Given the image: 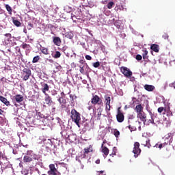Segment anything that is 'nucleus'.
I'll return each mask as SVG.
<instances>
[{
	"label": "nucleus",
	"instance_id": "43",
	"mask_svg": "<svg viewBox=\"0 0 175 175\" xmlns=\"http://www.w3.org/2000/svg\"><path fill=\"white\" fill-rule=\"evenodd\" d=\"M143 57H142L141 55H137L135 57V59H137V61H142Z\"/></svg>",
	"mask_w": 175,
	"mask_h": 175
},
{
	"label": "nucleus",
	"instance_id": "36",
	"mask_svg": "<svg viewBox=\"0 0 175 175\" xmlns=\"http://www.w3.org/2000/svg\"><path fill=\"white\" fill-rule=\"evenodd\" d=\"M129 129H130L131 132H135L137 130L136 126L129 125Z\"/></svg>",
	"mask_w": 175,
	"mask_h": 175
},
{
	"label": "nucleus",
	"instance_id": "15",
	"mask_svg": "<svg viewBox=\"0 0 175 175\" xmlns=\"http://www.w3.org/2000/svg\"><path fill=\"white\" fill-rule=\"evenodd\" d=\"M101 152L104 154V157H107V155H109V148H107L106 146H104L103 144L101 145Z\"/></svg>",
	"mask_w": 175,
	"mask_h": 175
},
{
	"label": "nucleus",
	"instance_id": "27",
	"mask_svg": "<svg viewBox=\"0 0 175 175\" xmlns=\"http://www.w3.org/2000/svg\"><path fill=\"white\" fill-rule=\"evenodd\" d=\"M21 47H22V49H23L24 50H29V49H31V45L28 44H23L21 45Z\"/></svg>",
	"mask_w": 175,
	"mask_h": 175
},
{
	"label": "nucleus",
	"instance_id": "60",
	"mask_svg": "<svg viewBox=\"0 0 175 175\" xmlns=\"http://www.w3.org/2000/svg\"><path fill=\"white\" fill-rule=\"evenodd\" d=\"M48 27H49V28H53V25H48Z\"/></svg>",
	"mask_w": 175,
	"mask_h": 175
},
{
	"label": "nucleus",
	"instance_id": "37",
	"mask_svg": "<svg viewBox=\"0 0 175 175\" xmlns=\"http://www.w3.org/2000/svg\"><path fill=\"white\" fill-rule=\"evenodd\" d=\"M84 154H83V158H85V154H88L89 152H90V148H87L84 149Z\"/></svg>",
	"mask_w": 175,
	"mask_h": 175
},
{
	"label": "nucleus",
	"instance_id": "14",
	"mask_svg": "<svg viewBox=\"0 0 175 175\" xmlns=\"http://www.w3.org/2000/svg\"><path fill=\"white\" fill-rule=\"evenodd\" d=\"M58 102L60 103L61 107L62 109H65V107H66V106L65 105V104H66V100L64 98V97H59L57 99Z\"/></svg>",
	"mask_w": 175,
	"mask_h": 175
},
{
	"label": "nucleus",
	"instance_id": "5",
	"mask_svg": "<svg viewBox=\"0 0 175 175\" xmlns=\"http://www.w3.org/2000/svg\"><path fill=\"white\" fill-rule=\"evenodd\" d=\"M133 153L134 154V157L135 158H137L139 155L142 154V149L140 148V144L139 142L134 143Z\"/></svg>",
	"mask_w": 175,
	"mask_h": 175
},
{
	"label": "nucleus",
	"instance_id": "9",
	"mask_svg": "<svg viewBox=\"0 0 175 175\" xmlns=\"http://www.w3.org/2000/svg\"><path fill=\"white\" fill-rule=\"evenodd\" d=\"M91 103L92 105H102V99L98 97V95L93 96V98L91 99Z\"/></svg>",
	"mask_w": 175,
	"mask_h": 175
},
{
	"label": "nucleus",
	"instance_id": "24",
	"mask_svg": "<svg viewBox=\"0 0 175 175\" xmlns=\"http://www.w3.org/2000/svg\"><path fill=\"white\" fill-rule=\"evenodd\" d=\"M80 70L79 72L81 75H85V68H88V65L86 66H79Z\"/></svg>",
	"mask_w": 175,
	"mask_h": 175
},
{
	"label": "nucleus",
	"instance_id": "25",
	"mask_svg": "<svg viewBox=\"0 0 175 175\" xmlns=\"http://www.w3.org/2000/svg\"><path fill=\"white\" fill-rule=\"evenodd\" d=\"M145 142H144L142 144V146H144V147H148V148H150V147H151V144L150 143V139H146V140H144Z\"/></svg>",
	"mask_w": 175,
	"mask_h": 175
},
{
	"label": "nucleus",
	"instance_id": "35",
	"mask_svg": "<svg viewBox=\"0 0 175 175\" xmlns=\"http://www.w3.org/2000/svg\"><path fill=\"white\" fill-rule=\"evenodd\" d=\"M55 66L57 70V72H58L59 70H61V69H62V66H61V65H59L58 63H56L55 64Z\"/></svg>",
	"mask_w": 175,
	"mask_h": 175
},
{
	"label": "nucleus",
	"instance_id": "42",
	"mask_svg": "<svg viewBox=\"0 0 175 175\" xmlns=\"http://www.w3.org/2000/svg\"><path fill=\"white\" fill-rule=\"evenodd\" d=\"M163 111H165V108L163 107H160L157 109L158 113H162Z\"/></svg>",
	"mask_w": 175,
	"mask_h": 175
},
{
	"label": "nucleus",
	"instance_id": "48",
	"mask_svg": "<svg viewBox=\"0 0 175 175\" xmlns=\"http://www.w3.org/2000/svg\"><path fill=\"white\" fill-rule=\"evenodd\" d=\"M163 38L165 39V40L169 39V36L167 35V33H164L163 34Z\"/></svg>",
	"mask_w": 175,
	"mask_h": 175
},
{
	"label": "nucleus",
	"instance_id": "19",
	"mask_svg": "<svg viewBox=\"0 0 175 175\" xmlns=\"http://www.w3.org/2000/svg\"><path fill=\"white\" fill-rule=\"evenodd\" d=\"M43 118H44V115L40 112H38L35 116V120H37V121H41Z\"/></svg>",
	"mask_w": 175,
	"mask_h": 175
},
{
	"label": "nucleus",
	"instance_id": "51",
	"mask_svg": "<svg viewBox=\"0 0 175 175\" xmlns=\"http://www.w3.org/2000/svg\"><path fill=\"white\" fill-rule=\"evenodd\" d=\"M5 36L6 38H9V39H11L12 38V34L10 33H5Z\"/></svg>",
	"mask_w": 175,
	"mask_h": 175
},
{
	"label": "nucleus",
	"instance_id": "16",
	"mask_svg": "<svg viewBox=\"0 0 175 175\" xmlns=\"http://www.w3.org/2000/svg\"><path fill=\"white\" fill-rule=\"evenodd\" d=\"M144 89L146 91H148L149 92H151L152 91H154V90H155V86L152 85H145L144 86Z\"/></svg>",
	"mask_w": 175,
	"mask_h": 175
},
{
	"label": "nucleus",
	"instance_id": "56",
	"mask_svg": "<svg viewBox=\"0 0 175 175\" xmlns=\"http://www.w3.org/2000/svg\"><path fill=\"white\" fill-rule=\"evenodd\" d=\"M96 163L97 165H99V163H100V160H96Z\"/></svg>",
	"mask_w": 175,
	"mask_h": 175
},
{
	"label": "nucleus",
	"instance_id": "7",
	"mask_svg": "<svg viewBox=\"0 0 175 175\" xmlns=\"http://www.w3.org/2000/svg\"><path fill=\"white\" fill-rule=\"evenodd\" d=\"M49 175H58V170L55 168V165L50 164L49 170L48 171Z\"/></svg>",
	"mask_w": 175,
	"mask_h": 175
},
{
	"label": "nucleus",
	"instance_id": "2",
	"mask_svg": "<svg viewBox=\"0 0 175 175\" xmlns=\"http://www.w3.org/2000/svg\"><path fill=\"white\" fill-rule=\"evenodd\" d=\"M40 159V156L36 154L32 150H27L23 157V163H31L33 161H39Z\"/></svg>",
	"mask_w": 175,
	"mask_h": 175
},
{
	"label": "nucleus",
	"instance_id": "21",
	"mask_svg": "<svg viewBox=\"0 0 175 175\" xmlns=\"http://www.w3.org/2000/svg\"><path fill=\"white\" fill-rule=\"evenodd\" d=\"M164 111L165 113H167V116H168V117L173 116V112L170 111V107H165Z\"/></svg>",
	"mask_w": 175,
	"mask_h": 175
},
{
	"label": "nucleus",
	"instance_id": "33",
	"mask_svg": "<svg viewBox=\"0 0 175 175\" xmlns=\"http://www.w3.org/2000/svg\"><path fill=\"white\" fill-rule=\"evenodd\" d=\"M113 5H114V2L110 1L109 3H107V9H112Z\"/></svg>",
	"mask_w": 175,
	"mask_h": 175
},
{
	"label": "nucleus",
	"instance_id": "26",
	"mask_svg": "<svg viewBox=\"0 0 175 175\" xmlns=\"http://www.w3.org/2000/svg\"><path fill=\"white\" fill-rule=\"evenodd\" d=\"M12 23L16 27H21V22L16 18L12 19Z\"/></svg>",
	"mask_w": 175,
	"mask_h": 175
},
{
	"label": "nucleus",
	"instance_id": "45",
	"mask_svg": "<svg viewBox=\"0 0 175 175\" xmlns=\"http://www.w3.org/2000/svg\"><path fill=\"white\" fill-rule=\"evenodd\" d=\"M114 10H116V12L121 11V8H120V5H118L116 4V6L115 7Z\"/></svg>",
	"mask_w": 175,
	"mask_h": 175
},
{
	"label": "nucleus",
	"instance_id": "8",
	"mask_svg": "<svg viewBox=\"0 0 175 175\" xmlns=\"http://www.w3.org/2000/svg\"><path fill=\"white\" fill-rule=\"evenodd\" d=\"M120 71L122 72L123 75L126 77H132V71L131 70L128 69L126 67H122L120 68Z\"/></svg>",
	"mask_w": 175,
	"mask_h": 175
},
{
	"label": "nucleus",
	"instance_id": "59",
	"mask_svg": "<svg viewBox=\"0 0 175 175\" xmlns=\"http://www.w3.org/2000/svg\"><path fill=\"white\" fill-rule=\"evenodd\" d=\"M2 113H3V111L0 108V115H2Z\"/></svg>",
	"mask_w": 175,
	"mask_h": 175
},
{
	"label": "nucleus",
	"instance_id": "32",
	"mask_svg": "<svg viewBox=\"0 0 175 175\" xmlns=\"http://www.w3.org/2000/svg\"><path fill=\"white\" fill-rule=\"evenodd\" d=\"M172 143L171 140L169 139H165V142L162 144L163 147H166L167 144H170Z\"/></svg>",
	"mask_w": 175,
	"mask_h": 175
},
{
	"label": "nucleus",
	"instance_id": "4",
	"mask_svg": "<svg viewBox=\"0 0 175 175\" xmlns=\"http://www.w3.org/2000/svg\"><path fill=\"white\" fill-rule=\"evenodd\" d=\"M32 75V72L29 68H25L22 70V76L23 81H27V80H29V77H31Z\"/></svg>",
	"mask_w": 175,
	"mask_h": 175
},
{
	"label": "nucleus",
	"instance_id": "20",
	"mask_svg": "<svg viewBox=\"0 0 175 175\" xmlns=\"http://www.w3.org/2000/svg\"><path fill=\"white\" fill-rule=\"evenodd\" d=\"M40 50L41 53H42V54H44V55H49L50 54V53L49 51V49H47V48L41 46Z\"/></svg>",
	"mask_w": 175,
	"mask_h": 175
},
{
	"label": "nucleus",
	"instance_id": "57",
	"mask_svg": "<svg viewBox=\"0 0 175 175\" xmlns=\"http://www.w3.org/2000/svg\"><path fill=\"white\" fill-rule=\"evenodd\" d=\"M61 96H62V98L63 96H65V93H64V92H62L61 93Z\"/></svg>",
	"mask_w": 175,
	"mask_h": 175
},
{
	"label": "nucleus",
	"instance_id": "10",
	"mask_svg": "<svg viewBox=\"0 0 175 175\" xmlns=\"http://www.w3.org/2000/svg\"><path fill=\"white\" fill-rule=\"evenodd\" d=\"M44 101L46 105H48V106H51V105L55 104V103L53 101L51 96H50L49 94H45Z\"/></svg>",
	"mask_w": 175,
	"mask_h": 175
},
{
	"label": "nucleus",
	"instance_id": "49",
	"mask_svg": "<svg viewBox=\"0 0 175 175\" xmlns=\"http://www.w3.org/2000/svg\"><path fill=\"white\" fill-rule=\"evenodd\" d=\"M169 86L171 87V88H174V90H175V81L170 83Z\"/></svg>",
	"mask_w": 175,
	"mask_h": 175
},
{
	"label": "nucleus",
	"instance_id": "13",
	"mask_svg": "<svg viewBox=\"0 0 175 175\" xmlns=\"http://www.w3.org/2000/svg\"><path fill=\"white\" fill-rule=\"evenodd\" d=\"M43 88H42V92L44 94V95H48L46 93L48 91H50V86L47 83H44L42 85Z\"/></svg>",
	"mask_w": 175,
	"mask_h": 175
},
{
	"label": "nucleus",
	"instance_id": "46",
	"mask_svg": "<svg viewBox=\"0 0 175 175\" xmlns=\"http://www.w3.org/2000/svg\"><path fill=\"white\" fill-rule=\"evenodd\" d=\"M71 18L73 21H76V20L77 19L76 15H75L74 14H71Z\"/></svg>",
	"mask_w": 175,
	"mask_h": 175
},
{
	"label": "nucleus",
	"instance_id": "54",
	"mask_svg": "<svg viewBox=\"0 0 175 175\" xmlns=\"http://www.w3.org/2000/svg\"><path fill=\"white\" fill-rule=\"evenodd\" d=\"M23 32H24V33H27V27H24V29H23Z\"/></svg>",
	"mask_w": 175,
	"mask_h": 175
},
{
	"label": "nucleus",
	"instance_id": "50",
	"mask_svg": "<svg viewBox=\"0 0 175 175\" xmlns=\"http://www.w3.org/2000/svg\"><path fill=\"white\" fill-rule=\"evenodd\" d=\"M85 59H88V61H91V59H92V57L91 56H90L89 55H86Z\"/></svg>",
	"mask_w": 175,
	"mask_h": 175
},
{
	"label": "nucleus",
	"instance_id": "41",
	"mask_svg": "<svg viewBox=\"0 0 175 175\" xmlns=\"http://www.w3.org/2000/svg\"><path fill=\"white\" fill-rule=\"evenodd\" d=\"M155 147L157 148H163V144H156V145H155Z\"/></svg>",
	"mask_w": 175,
	"mask_h": 175
},
{
	"label": "nucleus",
	"instance_id": "34",
	"mask_svg": "<svg viewBox=\"0 0 175 175\" xmlns=\"http://www.w3.org/2000/svg\"><path fill=\"white\" fill-rule=\"evenodd\" d=\"M61 57V52L57 51L53 55V58H59Z\"/></svg>",
	"mask_w": 175,
	"mask_h": 175
},
{
	"label": "nucleus",
	"instance_id": "63",
	"mask_svg": "<svg viewBox=\"0 0 175 175\" xmlns=\"http://www.w3.org/2000/svg\"><path fill=\"white\" fill-rule=\"evenodd\" d=\"M105 143H106V140L103 141V144H105Z\"/></svg>",
	"mask_w": 175,
	"mask_h": 175
},
{
	"label": "nucleus",
	"instance_id": "64",
	"mask_svg": "<svg viewBox=\"0 0 175 175\" xmlns=\"http://www.w3.org/2000/svg\"><path fill=\"white\" fill-rule=\"evenodd\" d=\"M3 163H2V161H0V165H3Z\"/></svg>",
	"mask_w": 175,
	"mask_h": 175
},
{
	"label": "nucleus",
	"instance_id": "12",
	"mask_svg": "<svg viewBox=\"0 0 175 175\" xmlns=\"http://www.w3.org/2000/svg\"><path fill=\"white\" fill-rule=\"evenodd\" d=\"M53 42L55 46H61L62 41L59 37H53Z\"/></svg>",
	"mask_w": 175,
	"mask_h": 175
},
{
	"label": "nucleus",
	"instance_id": "18",
	"mask_svg": "<svg viewBox=\"0 0 175 175\" xmlns=\"http://www.w3.org/2000/svg\"><path fill=\"white\" fill-rule=\"evenodd\" d=\"M150 49L152 51H154V53H159V45L157 44H152Z\"/></svg>",
	"mask_w": 175,
	"mask_h": 175
},
{
	"label": "nucleus",
	"instance_id": "58",
	"mask_svg": "<svg viewBox=\"0 0 175 175\" xmlns=\"http://www.w3.org/2000/svg\"><path fill=\"white\" fill-rule=\"evenodd\" d=\"M88 110H92V106H89V107H88Z\"/></svg>",
	"mask_w": 175,
	"mask_h": 175
},
{
	"label": "nucleus",
	"instance_id": "55",
	"mask_svg": "<svg viewBox=\"0 0 175 175\" xmlns=\"http://www.w3.org/2000/svg\"><path fill=\"white\" fill-rule=\"evenodd\" d=\"M107 111H110V108L109 109V105H106Z\"/></svg>",
	"mask_w": 175,
	"mask_h": 175
},
{
	"label": "nucleus",
	"instance_id": "52",
	"mask_svg": "<svg viewBox=\"0 0 175 175\" xmlns=\"http://www.w3.org/2000/svg\"><path fill=\"white\" fill-rule=\"evenodd\" d=\"M70 98L71 100L73 101L75 99H76L77 96L70 94Z\"/></svg>",
	"mask_w": 175,
	"mask_h": 175
},
{
	"label": "nucleus",
	"instance_id": "28",
	"mask_svg": "<svg viewBox=\"0 0 175 175\" xmlns=\"http://www.w3.org/2000/svg\"><path fill=\"white\" fill-rule=\"evenodd\" d=\"M74 36H75V35L73 34V33L72 31L67 32L66 33V38H68V39H73Z\"/></svg>",
	"mask_w": 175,
	"mask_h": 175
},
{
	"label": "nucleus",
	"instance_id": "44",
	"mask_svg": "<svg viewBox=\"0 0 175 175\" xmlns=\"http://www.w3.org/2000/svg\"><path fill=\"white\" fill-rule=\"evenodd\" d=\"M32 28H33V24H32L31 23H28L27 29H29V31H31V29H32Z\"/></svg>",
	"mask_w": 175,
	"mask_h": 175
},
{
	"label": "nucleus",
	"instance_id": "38",
	"mask_svg": "<svg viewBox=\"0 0 175 175\" xmlns=\"http://www.w3.org/2000/svg\"><path fill=\"white\" fill-rule=\"evenodd\" d=\"M148 54V51L147 50H144V53L142 54V57H143L144 59H146V58H147Z\"/></svg>",
	"mask_w": 175,
	"mask_h": 175
},
{
	"label": "nucleus",
	"instance_id": "3",
	"mask_svg": "<svg viewBox=\"0 0 175 175\" xmlns=\"http://www.w3.org/2000/svg\"><path fill=\"white\" fill-rule=\"evenodd\" d=\"M70 117L76 125H77V126H80V121L81 120L80 113L77 112L76 109H73L71 110Z\"/></svg>",
	"mask_w": 175,
	"mask_h": 175
},
{
	"label": "nucleus",
	"instance_id": "40",
	"mask_svg": "<svg viewBox=\"0 0 175 175\" xmlns=\"http://www.w3.org/2000/svg\"><path fill=\"white\" fill-rule=\"evenodd\" d=\"M114 136L116 137H118V136H120V132L118 131V130L115 129V131H114Z\"/></svg>",
	"mask_w": 175,
	"mask_h": 175
},
{
	"label": "nucleus",
	"instance_id": "6",
	"mask_svg": "<svg viewBox=\"0 0 175 175\" xmlns=\"http://www.w3.org/2000/svg\"><path fill=\"white\" fill-rule=\"evenodd\" d=\"M116 120L118 122H124V120H125V116H124V113L121 111V107L118 108Z\"/></svg>",
	"mask_w": 175,
	"mask_h": 175
},
{
	"label": "nucleus",
	"instance_id": "53",
	"mask_svg": "<svg viewBox=\"0 0 175 175\" xmlns=\"http://www.w3.org/2000/svg\"><path fill=\"white\" fill-rule=\"evenodd\" d=\"M114 150H116V148H113V152L109 154L110 157H114V155H116V151Z\"/></svg>",
	"mask_w": 175,
	"mask_h": 175
},
{
	"label": "nucleus",
	"instance_id": "39",
	"mask_svg": "<svg viewBox=\"0 0 175 175\" xmlns=\"http://www.w3.org/2000/svg\"><path fill=\"white\" fill-rule=\"evenodd\" d=\"M93 66L94 68H99V66H100V63L99 62L93 63Z\"/></svg>",
	"mask_w": 175,
	"mask_h": 175
},
{
	"label": "nucleus",
	"instance_id": "17",
	"mask_svg": "<svg viewBox=\"0 0 175 175\" xmlns=\"http://www.w3.org/2000/svg\"><path fill=\"white\" fill-rule=\"evenodd\" d=\"M0 100L5 105V106H10V102L8 101V98L3 97V96H0Z\"/></svg>",
	"mask_w": 175,
	"mask_h": 175
},
{
	"label": "nucleus",
	"instance_id": "1",
	"mask_svg": "<svg viewBox=\"0 0 175 175\" xmlns=\"http://www.w3.org/2000/svg\"><path fill=\"white\" fill-rule=\"evenodd\" d=\"M149 114L151 118L149 120H147V115L144 112H140L138 113V117L144 122V124L146 125H150V124L157 125V124H159V118H157V115L152 113L151 111L149 112Z\"/></svg>",
	"mask_w": 175,
	"mask_h": 175
},
{
	"label": "nucleus",
	"instance_id": "31",
	"mask_svg": "<svg viewBox=\"0 0 175 175\" xmlns=\"http://www.w3.org/2000/svg\"><path fill=\"white\" fill-rule=\"evenodd\" d=\"M39 59H40V56L37 55L33 58L32 64H36V62H38Z\"/></svg>",
	"mask_w": 175,
	"mask_h": 175
},
{
	"label": "nucleus",
	"instance_id": "23",
	"mask_svg": "<svg viewBox=\"0 0 175 175\" xmlns=\"http://www.w3.org/2000/svg\"><path fill=\"white\" fill-rule=\"evenodd\" d=\"M135 110L137 111V113H140L143 112V107L142 106V105H137L135 107Z\"/></svg>",
	"mask_w": 175,
	"mask_h": 175
},
{
	"label": "nucleus",
	"instance_id": "61",
	"mask_svg": "<svg viewBox=\"0 0 175 175\" xmlns=\"http://www.w3.org/2000/svg\"><path fill=\"white\" fill-rule=\"evenodd\" d=\"M52 111H53V112L55 111V107H53V108H52Z\"/></svg>",
	"mask_w": 175,
	"mask_h": 175
},
{
	"label": "nucleus",
	"instance_id": "22",
	"mask_svg": "<svg viewBox=\"0 0 175 175\" xmlns=\"http://www.w3.org/2000/svg\"><path fill=\"white\" fill-rule=\"evenodd\" d=\"M105 99L106 101V103H105L106 106H109V109H110L111 108L110 102H111V98H110V96L107 95L105 96Z\"/></svg>",
	"mask_w": 175,
	"mask_h": 175
},
{
	"label": "nucleus",
	"instance_id": "30",
	"mask_svg": "<svg viewBox=\"0 0 175 175\" xmlns=\"http://www.w3.org/2000/svg\"><path fill=\"white\" fill-rule=\"evenodd\" d=\"M5 9L7 12H8L9 14H12V12L13 11V10L12 9V7L9 5V4L5 5Z\"/></svg>",
	"mask_w": 175,
	"mask_h": 175
},
{
	"label": "nucleus",
	"instance_id": "11",
	"mask_svg": "<svg viewBox=\"0 0 175 175\" xmlns=\"http://www.w3.org/2000/svg\"><path fill=\"white\" fill-rule=\"evenodd\" d=\"M12 100L13 102H14L15 100L16 103H21V102L24 100V96H23V95H21V94H16L13 96Z\"/></svg>",
	"mask_w": 175,
	"mask_h": 175
},
{
	"label": "nucleus",
	"instance_id": "47",
	"mask_svg": "<svg viewBox=\"0 0 175 175\" xmlns=\"http://www.w3.org/2000/svg\"><path fill=\"white\" fill-rule=\"evenodd\" d=\"M97 173H98L97 175H106V172L105 171H98Z\"/></svg>",
	"mask_w": 175,
	"mask_h": 175
},
{
	"label": "nucleus",
	"instance_id": "29",
	"mask_svg": "<svg viewBox=\"0 0 175 175\" xmlns=\"http://www.w3.org/2000/svg\"><path fill=\"white\" fill-rule=\"evenodd\" d=\"M165 139L170 140L172 142H173V134L171 133H169L166 136H165Z\"/></svg>",
	"mask_w": 175,
	"mask_h": 175
},
{
	"label": "nucleus",
	"instance_id": "62",
	"mask_svg": "<svg viewBox=\"0 0 175 175\" xmlns=\"http://www.w3.org/2000/svg\"><path fill=\"white\" fill-rule=\"evenodd\" d=\"M134 118L133 115L131 116L129 118Z\"/></svg>",
	"mask_w": 175,
	"mask_h": 175
}]
</instances>
